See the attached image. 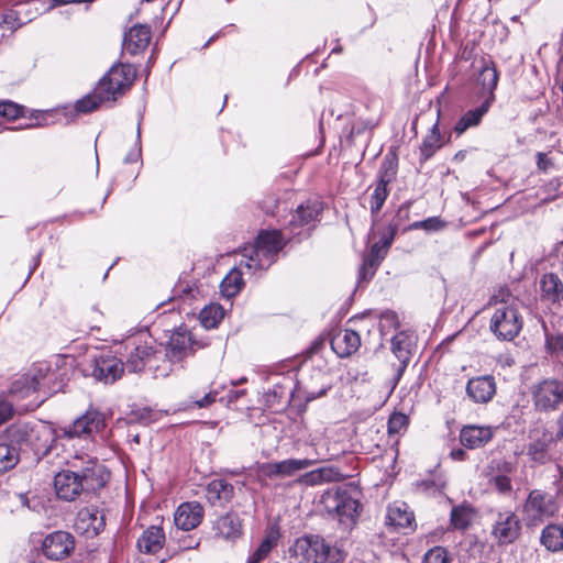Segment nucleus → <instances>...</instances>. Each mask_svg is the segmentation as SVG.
Listing matches in <instances>:
<instances>
[{
  "instance_id": "obj_6",
  "label": "nucleus",
  "mask_w": 563,
  "mask_h": 563,
  "mask_svg": "<svg viewBox=\"0 0 563 563\" xmlns=\"http://www.w3.org/2000/svg\"><path fill=\"white\" fill-rule=\"evenodd\" d=\"M321 501L327 512L341 523L352 525L358 514V500L346 489L327 492Z\"/></svg>"
},
{
  "instance_id": "obj_63",
  "label": "nucleus",
  "mask_w": 563,
  "mask_h": 563,
  "mask_svg": "<svg viewBox=\"0 0 563 563\" xmlns=\"http://www.w3.org/2000/svg\"><path fill=\"white\" fill-rule=\"evenodd\" d=\"M555 345H556V347H559L560 350H563V333H562V334H559V335L555 338Z\"/></svg>"
},
{
  "instance_id": "obj_43",
  "label": "nucleus",
  "mask_w": 563,
  "mask_h": 563,
  "mask_svg": "<svg viewBox=\"0 0 563 563\" xmlns=\"http://www.w3.org/2000/svg\"><path fill=\"white\" fill-rule=\"evenodd\" d=\"M451 522L456 529H466L471 522L470 510L466 507H454L451 511Z\"/></svg>"
},
{
  "instance_id": "obj_20",
  "label": "nucleus",
  "mask_w": 563,
  "mask_h": 563,
  "mask_svg": "<svg viewBox=\"0 0 563 563\" xmlns=\"http://www.w3.org/2000/svg\"><path fill=\"white\" fill-rule=\"evenodd\" d=\"M151 29L144 24L133 25L123 37L122 47L124 52L136 55L143 52L150 44Z\"/></svg>"
},
{
  "instance_id": "obj_8",
  "label": "nucleus",
  "mask_w": 563,
  "mask_h": 563,
  "mask_svg": "<svg viewBox=\"0 0 563 563\" xmlns=\"http://www.w3.org/2000/svg\"><path fill=\"white\" fill-rule=\"evenodd\" d=\"M532 402L541 412L556 411L563 405V380L543 379L531 388Z\"/></svg>"
},
{
  "instance_id": "obj_24",
  "label": "nucleus",
  "mask_w": 563,
  "mask_h": 563,
  "mask_svg": "<svg viewBox=\"0 0 563 563\" xmlns=\"http://www.w3.org/2000/svg\"><path fill=\"white\" fill-rule=\"evenodd\" d=\"M493 438V430L489 427L466 426L461 430L460 441L467 449L484 446Z\"/></svg>"
},
{
  "instance_id": "obj_42",
  "label": "nucleus",
  "mask_w": 563,
  "mask_h": 563,
  "mask_svg": "<svg viewBox=\"0 0 563 563\" xmlns=\"http://www.w3.org/2000/svg\"><path fill=\"white\" fill-rule=\"evenodd\" d=\"M8 437L13 443H27L33 437V430L27 424L13 426L8 430Z\"/></svg>"
},
{
  "instance_id": "obj_47",
  "label": "nucleus",
  "mask_w": 563,
  "mask_h": 563,
  "mask_svg": "<svg viewBox=\"0 0 563 563\" xmlns=\"http://www.w3.org/2000/svg\"><path fill=\"white\" fill-rule=\"evenodd\" d=\"M218 313L220 314V317H222L220 307L205 308L200 313L202 324L206 328L216 327L218 323V319H217Z\"/></svg>"
},
{
  "instance_id": "obj_55",
  "label": "nucleus",
  "mask_w": 563,
  "mask_h": 563,
  "mask_svg": "<svg viewBox=\"0 0 563 563\" xmlns=\"http://www.w3.org/2000/svg\"><path fill=\"white\" fill-rule=\"evenodd\" d=\"M551 161L547 157L544 153L537 154V166L541 170H547L549 166H551Z\"/></svg>"
},
{
  "instance_id": "obj_34",
  "label": "nucleus",
  "mask_w": 563,
  "mask_h": 563,
  "mask_svg": "<svg viewBox=\"0 0 563 563\" xmlns=\"http://www.w3.org/2000/svg\"><path fill=\"white\" fill-rule=\"evenodd\" d=\"M441 147V136L438 123H435L430 133L424 137L420 147L421 162L428 161Z\"/></svg>"
},
{
  "instance_id": "obj_62",
  "label": "nucleus",
  "mask_w": 563,
  "mask_h": 563,
  "mask_svg": "<svg viewBox=\"0 0 563 563\" xmlns=\"http://www.w3.org/2000/svg\"><path fill=\"white\" fill-rule=\"evenodd\" d=\"M466 154H467V152H466V151H459V152L454 155V159H455V161H459V162H462L463 159H465Z\"/></svg>"
},
{
  "instance_id": "obj_60",
  "label": "nucleus",
  "mask_w": 563,
  "mask_h": 563,
  "mask_svg": "<svg viewBox=\"0 0 563 563\" xmlns=\"http://www.w3.org/2000/svg\"><path fill=\"white\" fill-rule=\"evenodd\" d=\"M52 2L56 5H62V4H68V3H81V2H86L85 0H52Z\"/></svg>"
},
{
  "instance_id": "obj_19",
  "label": "nucleus",
  "mask_w": 563,
  "mask_h": 563,
  "mask_svg": "<svg viewBox=\"0 0 563 563\" xmlns=\"http://www.w3.org/2000/svg\"><path fill=\"white\" fill-rule=\"evenodd\" d=\"M322 209V202L317 199L302 202L291 214L288 223L290 229L295 230L319 221Z\"/></svg>"
},
{
  "instance_id": "obj_33",
  "label": "nucleus",
  "mask_w": 563,
  "mask_h": 563,
  "mask_svg": "<svg viewBox=\"0 0 563 563\" xmlns=\"http://www.w3.org/2000/svg\"><path fill=\"white\" fill-rule=\"evenodd\" d=\"M541 291L543 297L551 301H558L563 297V284L558 275L549 273L541 278Z\"/></svg>"
},
{
  "instance_id": "obj_21",
  "label": "nucleus",
  "mask_w": 563,
  "mask_h": 563,
  "mask_svg": "<svg viewBox=\"0 0 563 563\" xmlns=\"http://www.w3.org/2000/svg\"><path fill=\"white\" fill-rule=\"evenodd\" d=\"M466 393L474 402H488L496 393L494 377L486 375L470 379L466 385Z\"/></svg>"
},
{
  "instance_id": "obj_10",
  "label": "nucleus",
  "mask_w": 563,
  "mask_h": 563,
  "mask_svg": "<svg viewBox=\"0 0 563 563\" xmlns=\"http://www.w3.org/2000/svg\"><path fill=\"white\" fill-rule=\"evenodd\" d=\"M201 347L202 345L194 339L190 330L180 327L169 336L166 355L172 362H179Z\"/></svg>"
},
{
  "instance_id": "obj_30",
  "label": "nucleus",
  "mask_w": 563,
  "mask_h": 563,
  "mask_svg": "<svg viewBox=\"0 0 563 563\" xmlns=\"http://www.w3.org/2000/svg\"><path fill=\"white\" fill-rule=\"evenodd\" d=\"M490 100L487 99L482 106L468 110L454 125V132L457 135L463 134L467 129L476 126L482 121L483 115L488 111Z\"/></svg>"
},
{
  "instance_id": "obj_14",
  "label": "nucleus",
  "mask_w": 563,
  "mask_h": 563,
  "mask_svg": "<svg viewBox=\"0 0 563 563\" xmlns=\"http://www.w3.org/2000/svg\"><path fill=\"white\" fill-rule=\"evenodd\" d=\"M106 526V517L96 506L81 508L75 519L76 531L88 537H96Z\"/></svg>"
},
{
  "instance_id": "obj_15",
  "label": "nucleus",
  "mask_w": 563,
  "mask_h": 563,
  "mask_svg": "<svg viewBox=\"0 0 563 563\" xmlns=\"http://www.w3.org/2000/svg\"><path fill=\"white\" fill-rule=\"evenodd\" d=\"M396 233V228L390 227L389 232L385 235L380 241L375 242L368 252V254L364 258V263L361 268V275L363 278L372 277L380 264V262L385 258L388 249L390 247L394 236Z\"/></svg>"
},
{
  "instance_id": "obj_35",
  "label": "nucleus",
  "mask_w": 563,
  "mask_h": 563,
  "mask_svg": "<svg viewBox=\"0 0 563 563\" xmlns=\"http://www.w3.org/2000/svg\"><path fill=\"white\" fill-rule=\"evenodd\" d=\"M242 272L240 268H233L221 283V292L230 298L235 296L243 287Z\"/></svg>"
},
{
  "instance_id": "obj_7",
  "label": "nucleus",
  "mask_w": 563,
  "mask_h": 563,
  "mask_svg": "<svg viewBox=\"0 0 563 563\" xmlns=\"http://www.w3.org/2000/svg\"><path fill=\"white\" fill-rule=\"evenodd\" d=\"M522 320L517 308L501 303L490 318L489 329L498 340L511 341L520 332Z\"/></svg>"
},
{
  "instance_id": "obj_39",
  "label": "nucleus",
  "mask_w": 563,
  "mask_h": 563,
  "mask_svg": "<svg viewBox=\"0 0 563 563\" xmlns=\"http://www.w3.org/2000/svg\"><path fill=\"white\" fill-rule=\"evenodd\" d=\"M388 195H389L388 185L377 181L374 187L373 194L371 195V200H369V208H371L372 216L375 217L378 214V212L380 211L382 207L384 206Z\"/></svg>"
},
{
  "instance_id": "obj_26",
  "label": "nucleus",
  "mask_w": 563,
  "mask_h": 563,
  "mask_svg": "<svg viewBox=\"0 0 563 563\" xmlns=\"http://www.w3.org/2000/svg\"><path fill=\"white\" fill-rule=\"evenodd\" d=\"M233 494L232 484L224 479L211 481L206 489L207 499L212 506H223L232 499Z\"/></svg>"
},
{
  "instance_id": "obj_50",
  "label": "nucleus",
  "mask_w": 563,
  "mask_h": 563,
  "mask_svg": "<svg viewBox=\"0 0 563 563\" xmlns=\"http://www.w3.org/2000/svg\"><path fill=\"white\" fill-rule=\"evenodd\" d=\"M494 487L501 494L511 492V482L507 475H496L492 478Z\"/></svg>"
},
{
  "instance_id": "obj_29",
  "label": "nucleus",
  "mask_w": 563,
  "mask_h": 563,
  "mask_svg": "<svg viewBox=\"0 0 563 563\" xmlns=\"http://www.w3.org/2000/svg\"><path fill=\"white\" fill-rule=\"evenodd\" d=\"M387 525L395 528H409L412 529L415 516L408 510L406 504H394L388 507Z\"/></svg>"
},
{
  "instance_id": "obj_9",
  "label": "nucleus",
  "mask_w": 563,
  "mask_h": 563,
  "mask_svg": "<svg viewBox=\"0 0 563 563\" xmlns=\"http://www.w3.org/2000/svg\"><path fill=\"white\" fill-rule=\"evenodd\" d=\"M521 532V522L511 510L499 511L492 526V536L498 544L505 545L516 541Z\"/></svg>"
},
{
  "instance_id": "obj_3",
  "label": "nucleus",
  "mask_w": 563,
  "mask_h": 563,
  "mask_svg": "<svg viewBox=\"0 0 563 563\" xmlns=\"http://www.w3.org/2000/svg\"><path fill=\"white\" fill-rule=\"evenodd\" d=\"M334 551L319 536L302 537L289 548L288 563H324L329 559L334 561Z\"/></svg>"
},
{
  "instance_id": "obj_5",
  "label": "nucleus",
  "mask_w": 563,
  "mask_h": 563,
  "mask_svg": "<svg viewBox=\"0 0 563 563\" xmlns=\"http://www.w3.org/2000/svg\"><path fill=\"white\" fill-rule=\"evenodd\" d=\"M136 69L130 64L113 65L99 80V91L111 101L122 96L133 84Z\"/></svg>"
},
{
  "instance_id": "obj_36",
  "label": "nucleus",
  "mask_w": 563,
  "mask_h": 563,
  "mask_svg": "<svg viewBox=\"0 0 563 563\" xmlns=\"http://www.w3.org/2000/svg\"><path fill=\"white\" fill-rule=\"evenodd\" d=\"M111 101L110 98H106L101 91H99V85L96 86L92 93L87 95L76 103V110L78 112L88 113L99 108L103 102Z\"/></svg>"
},
{
  "instance_id": "obj_28",
  "label": "nucleus",
  "mask_w": 563,
  "mask_h": 563,
  "mask_svg": "<svg viewBox=\"0 0 563 563\" xmlns=\"http://www.w3.org/2000/svg\"><path fill=\"white\" fill-rule=\"evenodd\" d=\"M540 542L550 552L563 551V526L559 523L547 525L541 531Z\"/></svg>"
},
{
  "instance_id": "obj_49",
  "label": "nucleus",
  "mask_w": 563,
  "mask_h": 563,
  "mask_svg": "<svg viewBox=\"0 0 563 563\" xmlns=\"http://www.w3.org/2000/svg\"><path fill=\"white\" fill-rule=\"evenodd\" d=\"M399 325L398 316L396 312L387 310L380 314V330L397 329Z\"/></svg>"
},
{
  "instance_id": "obj_54",
  "label": "nucleus",
  "mask_w": 563,
  "mask_h": 563,
  "mask_svg": "<svg viewBox=\"0 0 563 563\" xmlns=\"http://www.w3.org/2000/svg\"><path fill=\"white\" fill-rule=\"evenodd\" d=\"M329 389H330L329 384H323L322 387L318 390L314 388L307 387V399L308 400L317 399V398L325 395Z\"/></svg>"
},
{
  "instance_id": "obj_51",
  "label": "nucleus",
  "mask_w": 563,
  "mask_h": 563,
  "mask_svg": "<svg viewBox=\"0 0 563 563\" xmlns=\"http://www.w3.org/2000/svg\"><path fill=\"white\" fill-rule=\"evenodd\" d=\"M260 473L268 478L280 477L279 462L263 463L258 466Z\"/></svg>"
},
{
  "instance_id": "obj_58",
  "label": "nucleus",
  "mask_w": 563,
  "mask_h": 563,
  "mask_svg": "<svg viewBox=\"0 0 563 563\" xmlns=\"http://www.w3.org/2000/svg\"><path fill=\"white\" fill-rule=\"evenodd\" d=\"M408 212H409V203H404L402 206L399 207L398 211H397V217L398 218H407L408 216Z\"/></svg>"
},
{
  "instance_id": "obj_4",
  "label": "nucleus",
  "mask_w": 563,
  "mask_h": 563,
  "mask_svg": "<svg viewBox=\"0 0 563 563\" xmlns=\"http://www.w3.org/2000/svg\"><path fill=\"white\" fill-rule=\"evenodd\" d=\"M558 512L556 498L541 489H532L521 507L522 520L529 528L540 526L545 519L554 517Z\"/></svg>"
},
{
  "instance_id": "obj_16",
  "label": "nucleus",
  "mask_w": 563,
  "mask_h": 563,
  "mask_svg": "<svg viewBox=\"0 0 563 563\" xmlns=\"http://www.w3.org/2000/svg\"><path fill=\"white\" fill-rule=\"evenodd\" d=\"M104 426V419L98 411H87L81 417L77 418L69 427L64 430L68 438L91 435L100 431Z\"/></svg>"
},
{
  "instance_id": "obj_56",
  "label": "nucleus",
  "mask_w": 563,
  "mask_h": 563,
  "mask_svg": "<svg viewBox=\"0 0 563 563\" xmlns=\"http://www.w3.org/2000/svg\"><path fill=\"white\" fill-rule=\"evenodd\" d=\"M556 426H558V438L563 439V409L556 419Z\"/></svg>"
},
{
  "instance_id": "obj_27",
  "label": "nucleus",
  "mask_w": 563,
  "mask_h": 563,
  "mask_svg": "<svg viewBox=\"0 0 563 563\" xmlns=\"http://www.w3.org/2000/svg\"><path fill=\"white\" fill-rule=\"evenodd\" d=\"M165 542V534L161 527L152 526L146 529L137 540V547L141 552L155 554Z\"/></svg>"
},
{
  "instance_id": "obj_38",
  "label": "nucleus",
  "mask_w": 563,
  "mask_h": 563,
  "mask_svg": "<svg viewBox=\"0 0 563 563\" xmlns=\"http://www.w3.org/2000/svg\"><path fill=\"white\" fill-rule=\"evenodd\" d=\"M19 451L12 444H0V474L13 468L19 462Z\"/></svg>"
},
{
  "instance_id": "obj_57",
  "label": "nucleus",
  "mask_w": 563,
  "mask_h": 563,
  "mask_svg": "<svg viewBox=\"0 0 563 563\" xmlns=\"http://www.w3.org/2000/svg\"><path fill=\"white\" fill-rule=\"evenodd\" d=\"M245 394V390H231L228 395L229 401H235Z\"/></svg>"
},
{
  "instance_id": "obj_45",
  "label": "nucleus",
  "mask_w": 563,
  "mask_h": 563,
  "mask_svg": "<svg viewBox=\"0 0 563 563\" xmlns=\"http://www.w3.org/2000/svg\"><path fill=\"white\" fill-rule=\"evenodd\" d=\"M423 563H450V559L444 548L434 547L424 554Z\"/></svg>"
},
{
  "instance_id": "obj_17",
  "label": "nucleus",
  "mask_w": 563,
  "mask_h": 563,
  "mask_svg": "<svg viewBox=\"0 0 563 563\" xmlns=\"http://www.w3.org/2000/svg\"><path fill=\"white\" fill-rule=\"evenodd\" d=\"M203 515V507L198 501H187L178 506L174 521L177 528L189 531L201 523Z\"/></svg>"
},
{
  "instance_id": "obj_22",
  "label": "nucleus",
  "mask_w": 563,
  "mask_h": 563,
  "mask_svg": "<svg viewBox=\"0 0 563 563\" xmlns=\"http://www.w3.org/2000/svg\"><path fill=\"white\" fill-rule=\"evenodd\" d=\"M214 534L224 540H235L242 534V521L234 512L220 516L212 525Z\"/></svg>"
},
{
  "instance_id": "obj_31",
  "label": "nucleus",
  "mask_w": 563,
  "mask_h": 563,
  "mask_svg": "<svg viewBox=\"0 0 563 563\" xmlns=\"http://www.w3.org/2000/svg\"><path fill=\"white\" fill-rule=\"evenodd\" d=\"M26 3L18 4L13 9L5 10L0 21V27L3 31H14L25 24L30 19L24 16Z\"/></svg>"
},
{
  "instance_id": "obj_23",
  "label": "nucleus",
  "mask_w": 563,
  "mask_h": 563,
  "mask_svg": "<svg viewBox=\"0 0 563 563\" xmlns=\"http://www.w3.org/2000/svg\"><path fill=\"white\" fill-rule=\"evenodd\" d=\"M411 345V334L408 333L407 331L398 332L391 340V352L399 361V365L397 368V379L400 378L409 363Z\"/></svg>"
},
{
  "instance_id": "obj_59",
  "label": "nucleus",
  "mask_w": 563,
  "mask_h": 563,
  "mask_svg": "<svg viewBox=\"0 0 563 563\" xmlns=\"http://www.w3.org/2000/svg\"><path fill=\"white\" fill-rule=\"evenodd\" d=\"M451 456L454 459V460H464V456H465V452L462 450V449H457V450H453L451 452Z\"/></svg>"
},
{
  "instance_id": "obj_13",
  "label": "nucleus",
  "mask_w": 563,
  "mask_h": 563,
  "mask_svg": "<svg viewBox=\"0 0 563 563\" xmlns=\"http://www.w3.org/2000/svg\"><path fill=\"white\" fill-rule=\"evenodd\" d=\"M87 373L99 382L112 384L121 378L124 365L115 356H100L91 361L86 368Z\"/></svg>"
},
{
  "instance_id": "obj_2",
  "label": "nucleus",
  "mask_w": 563,
  "mask_h": 563,
  "mask_svg": "<svg viewBox=\"0 0 563 563\" xmlns=\"http://www.w3.org/2000/svg\"><path fill=\"white\" fill-rule=\"evenodd\" d=\"M285 242L279 231H263L258 234L254 246L244 247L240 267L264 269L273 262L274 256L284 247Z\"/></svg>"
},
{
  "instance_id": "obj_64",
  "label": "nucleus",
  "mask_w": 563,
  "mask_h": 563,
  "mask_svg": "<svg viewBox=\"0 0 563 563\" xmlns=\"http://www.w3.org/2000/svg\"><path fill=\"white\" fill-rule=\"evenodd\" d=\"M433 485H435L434 482H429V481L421 482V486H423L424 488H430Z\"/></svg>"
},
{
  "instance_id": "obj_61",
  "label": "nucleus",
  "mask_w": 563,
  "mask_h": 563,
  "mask_svg": "<svg viewBox=\"0 0 563 563\" xmlns=\"http://www.w3.org/2000/svg\"><path fill=\"white\" fill-rule=\"evenodd\" d=\"M312 476H318L319 478H327L329 479V471L328 470H320L318 473H312Z\"/></svg>"
},
{
  "instance_id": "obj_32",
  "label": "nucleus",
  "mask_w": 563,
  "mask_h": 563,
  "mask_svg": "<svg viewBox=\"0 0 563 563\" xmlns=\"http://www.w3.org/2000/svg\"><path fill=\"white\" fill-rule=\"evenodd\" d=\"M278 539V531L274 529L269 530L260 545L249 556L247 563H261L264 561L269 555L272 550L277 547Z\"/></svg>"
},
{
  "instance_id": "obj_25",
  "label": "nucleus",
  "mask_w": 563,
  "mask_h": 563,
  "mask_svg": "<svg viewBox=\"0 0 563 563\" xmlns=\"http://www.w3.org/2000/svg\"><path fill=\"white\" fill-rule=\"evenodd\" d=\"M154 353L153 346L148 345L146 342L136 343L133 341L125 362L126 368L133 373L143 371Z\"/></svg>"
},
{
  "instance_id": "obj_44",
  "label": "nucleus",
  "mask_w": 563,
  "mask_h": 563,
  "mask_svg": "<svg viewBox=\"0 0 563 563\" xmlns=\"http://www.w3.org/2000/svg\"><path fill=\"white\" fill-rule=\"evenodd\" d=\"M444 227V222L439 217H431L422 221H416L410 224L411 230L439 231Z\"/></svg>"
},
{
  "instance_id": "obj_46",
  "label": "nucleus",
  "mask_w": 563,
  "mask_h": 563,
  "mask_svg": "<svg viewBox=\"0 0 563 563\" xmlns=\"http://www.w3.org/2000/svg\"><path fill=\"white\" fill-rule=\"evenodd\" d=\"M408 423V418L406 415L400 412H395L390 416L388 420V432L390 434L399 433L402 429L406 428Z\"/></svg>"
},
{
  "instance_id": "obj_53",
  "label": "nucleus",
  "mask_w": 563,
  "mask_h": 563,
  "mask_svg": "<svg viewBox=\"0 0 563 563\" xmlns=\"http://www.w3.org/2000/svg\"><path fill=\"white\" fill-rule=\"evenodd\" d=\"M13 413V407L9 401L0 400V424L8 421Z\"/></svg>"
},
{
  "instance_id": "obj_18",
  "label": "nucleus",
  "mask_w": 563,
  "mask_h": 563,
  "mask_svg": "<svg viewBox=\"0 0 563 563\" xmlns=\"http://www.w3.org/2000/svg\"><path fill=\"white\" fill-rule=\"evenodd\" d=\"M361 346L360 334L350 329L340 330L331 339V349L341 358L349 357Z\"/></svg>"
},
{
  "instance_id": "obj_1",
  "label": "nucleus",
  "mask_w": 563,
  "mask_h": 563,
  "mask_svg": "<svg viewBox=\"0 0 563 563\" xmlns=\"http://www.w3.org/2000/svg\"><path fill=\"white\" fill-rule=\"evenodd\" d=\"M70 465L74 470L57 473L54 487L59 499L73 501L82 493L95 492L102 488L109 478L104 466L96 459L84 461L76 456Z\"/></svg>"
},
{
  "instance_id": "obj_52",
  "label": "nucleus",
  "mask_w": 563,
  "mask_h": 563,
  "mask_svg": "<svg viewBox=\"0 0 563 563\" xmlns=\"http://www.w3.org/2000/svg\"><path fill=\"white\" fill-rule=\"evenodd\" d=\"M218 394L219 393L217 390H211L208 394H206L201 399L195 400L194 404L198 408H207L216 401Z\"/></svg>"
},
{
  "instance_id": "obj_48",
  "label": "nucleus",
  "mask_w": 563,
  "mask_h": 563,
  "mask_svg": "<svg viewBox=\"0 0 563 563\" xmlns=\"http://www.w3.org/2000/svg\"><path fill=\"white\" fill-rule=\"evenodd\" d=\"M21 114L22 108L19 104L11 101L0 102V115L10 120H14L19 118Z\"/></svg>"
},
{
  "instance_id": "obj_40",
  "label": "nucleus",
  "mask_w": 563,
  "mask_h": 563,
  "mask_svg": "<svg viewBox=\"0 0 563 563\" xmlns=\"http://www.w3.org/2000/svg\"><path fill=\"white\" fill-rule=\"evenodd\" d=\"M313 464L308 459H288L279 462L280 477L292 476L295 473L305 470Z\"/></svg>"
},
{
  "instance_id": "obj_41",
  "label": "nucleus",
  "mask_w": 563,
  "mask_h": 563,
  "mask_svg": "<svg viewBox=\"0 0 563 563\" xmlns=\"http://www.w3.org/2000/svg\"><path fill=\"white\" fill-rule=\"evenodd\" d=\"M483 89L489 92L492 100L494 98L493 91L496 89L498 84V71L494 66H484L478 78Z\"/></svg>"
},
{
  "instance_id": "obj_11",
  "label": "nucleus",
  "mask_w": 563,
  "mask_h": 563,
  "mask_svg": "<svg viewBox=\"0 0 563 563\" xmlns=\"http://www.w3.org/2000/svg\"><path fill=\"white\" fill-rule=\"evenodd\" d=\"M530 443L527 446V455L537 464H544L550 460L549 450L556 441L558 432L553 434L545 428H536L530 431Z\"/></svg>"
},
{
  "instance_id": "obj_12",
  "label": "nucleus",
  "mask_w": 563,
  "mask_h": 563,
  "mask_svg": "<svg viewBox=\"0 0 563 563\" xmlns=\"http://www.w3.org/2000/svg\"><path fill=\"white\" fill-rule=\"evenodd\" d=\"M75 549V539L67 531H54L47 534L42 542V552L45 558L59 561L68 558Z\"/></svg>"
},
{
  "instance_id": "obj_37",
  "label": "nucleus",
  "mask_w": 563,
  "mask_h": 563,
  "mask_svg": "<svg viewBox=\"0 0 563 563\" xmlns=\"http://www.w3.org/2000/svg\"><path fill=\"white\" fill-rule=\"evenodd\" d=\"M398 161L396 155L387 154L379 167L377 181L389 185L396 178Z\"/></svg>"
}]
</instances>
